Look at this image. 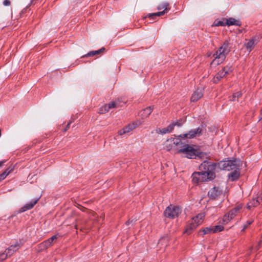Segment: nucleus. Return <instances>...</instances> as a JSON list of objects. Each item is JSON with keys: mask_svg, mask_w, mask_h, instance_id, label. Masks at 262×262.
I'll return each instance as SVG.
<instances>
[{"mask_svg": "<svg viewBox=\"0 0 262 262\" xmlns=\"http://www.w3.org/2000/svg\"><path fill=\"white\" fill-rule=\"evenodd\" d=\"M174 127V124H170V125H169L167 127H166L165 128H166V130H167L168 133H169L173 130Z\"/></svg>", "mask_w": 262, "mask_h": 262, "instance_id": "obj_32", "label": "nucleus"}, {"mask_svg": "<svg viewBox=\"0 0 262 262\" xmlns=\"http://www.w3.org/2000/svg\"><path fill=\"white\" fill-rule=\"evenodd\" d=\"M203 131V126L190 130L188 133L180 135L182 139H192L196 136H200Z\"/></svg>", "mask_w": 262, "mask_h": 262, "instance_id": "obj_9", "label": "nucleus"}, {"mask_svg": "<svg viewBox=\"0 0 262 262\" xmlns=\"http://www.w3.org/2000/svg\"><path fill=\"white\" fill-rule=\"evenodd\" d=\"M204 216L205 214L204 213H200L195 217L192 218L189 225L187 226L185 232L187 234H190L192 230L195 229L199 225L203 223Z\"/></svg>", "mask_w": 262, "mask_h": 262, "instance_id": "obj_5", "label": "nucleus"}, {"mask_svg": "<svg viewBox=\"0 0 262 262\" xmlns=\"http://www.w3.org/2000/svg\"><path fill=\"white\" fill-rule=\"evenodd\" d=\"M164 14L165 11H159L156 13H149L147 15V17L151 19H154L155 16H161L163 15Z\"/></svg>", "mask_w": 262, "mask_h": 262, "instance_id": "obj_24", "label": "nucleus"}, {"mask_svg": "<svg viewBox=\"0 0 262 262\" xmlns=\"http://www.w3.org/2000/svg\"><path fill=\"white\" fill-rule=\"evenodd\" d=\"M4 163V161H1L0 162V167H1L3 165Z\"/></svg>", "mask_w": 262, "mask_h": 262, "instance_id": "obj_39", "label": "nucleus"}, {"mask_svg": "<svg viewBox=\"0 0 262 262\" xmlns=\"http://www.w3.org/2000/svg\"><path fill=\"white\" fill-rule=\"evenodd\" d=\"M181 212L182 209L180 207L170 205L165 209L164 215L166 217L173 219L178 217Z\"/></svg>", "mask_w": 262, "mask_h": 262, "instance_id": "obj_6", "label": "nucleus"}, {"mask_svg": "<svg viewBox=\"0 0 262 262\" xmlns=\"http://www.w3.org/2000/svg\"><path fill=\"white\" fill-rule=\"evenodd\" d=\"M254 220L253 219H250L247 221L246 223L244 226V228L242 231H244L245 229H246L248 226L250 225L253 222Z\"/></svg>", "mask_w": 262, "mask_h": 262, "instance_id": "obj_31", "label": "nucleus"}, {"mask_svg": "<svg viewBox=\"0 0 262 262\" xmlns=\"http://www.w3.org/2000/svg\"><path fill=\"white\" fill-rule=\"evenodd\" d=\"M58 238V235H55L38 245V250L41 251L51 246Z\"/></svg>", "mask_w": 262, "mask_h": 262, "instance_id": "obj_10", "label": "nucleus"}, {"mask_svg": "<svg viewBox=\"0 0 262 262\" xmlns=\"http://www.w3.org/2000/svg\"><path fill=\"white\" fill-rule=\"evenodd\" d=\"M222 193V191L219 187H214L208 192L209 197L212 199L217 198Z\"/></svg>", "mask_w": 262, "mask_h": 262, "instance_id": "obj_12", "label": "nucleus"}, {"mask_svg": "<svg viewBox=\"0 0 262 262\" xmlns=\"http://www.w3.org/2000/svg\"><path fill=\"white\" fill-rule=\"evenodd\" d=\"M38 200H39V198L34 200L31 201L29 203L26 204L25 205H24L23 207H22L20 209L19 212H23L28 210L31 209L37 203V202H38Z\"/></svg>", "mask_w": 262, "mask_h": 262, "instance_id": "obj_15", "label": "nucleus"}, {"mask_svg": "<svg viewBox=\"0 0 262 262\" xmlns=\"http://www.w3.org/2000/svg\"><path fill=\"white\" fill-rule=\"evenodd\" d=\"M192 181L194 183H199L204 182V179L202 177V174L200 171L195 172L192 175Z\"/></svg>", "mask_w": 262, "mask_h": 262, "instance_id": "obj_16", "label": "nucleus"}, {"mask_svg": "<svg viewBox=\"0 0 262 262\" xmlns=\"http://www.w3.org/2000/svg\"><path fill=\"white\" fill-rule=\"evenodd\" d=\"M213 227V229L214 230V233L221 231L224 229V227L222 225H216V226H214Z\"/></svg>", "mask_w": 262, "mask_h": 262, "instance_id": "obj_28", "label": "nucleus"}, {"mask_svg": "<svg viewBox=\"0 0 262 262\" xmlns=\"http://www.w3.org/2000/svg\"><path fill=\"white\" fill-rule=\"evenodd\" d=\"M165 148L167 150H173L174 154L181 153L183 157L189 159L195 158L199 155V151L192 146L188 144L182 146V143L179 139L170 138L165 142Z\"/></svg>", "mask_w": 262, "mask_h": 262, "instance_id": "obj_1", "label": "nucleus"}, {"mask_svg": "<svg viewBox=\"0 0 262 262\" xmlns=\"http://www.w3.org/2000/svg\"><path fill=\"white\" fill-rule=\"evenodd\" d=\"M259 204H260L259 200H258L257 198L256 199H253L247 204V208L250 209L252 207L257 206Z\"/></svg>", "mask_w": 262, "mask_h": 262, "instance_id": "obj_22", "label": "nucleus"}, {"mask_svg": "<svg viewBox=\"0 0 262 262\" xmlns=\"http://www.w3.org/2000/svg\"><path fill=\"white\" fill-rule=\"evenodd\" d=\"M215 169V164L213 163L205 161L199 166V170L202 174L204 182L211 180L215 177L214 170Z\"/></svg>", "mask_w": 262, "mask_h": 262, "instance_id": "obj_4", "label": "nucleus"}, {"mask_svg": "<svg viewBox=\"0 0 262 262\" xmlns=\"http://www.w3.org/2000/svg\"><path fill=\"white\" fill-rule=\"evenodd\" d=\"M230 100L233 101H238L236 97V95L235 94H233L232 98L230 99Z\"/></svg>", "mask_w": 262, "mask_h": 262, "instance_id": "obj_34", "label": "nucleus"}, {"mask_svg": "<svg viewBox=\"0 0 262 262\" xmlns=\"http://www.w3.org/2000/svg\"><path fill=\"white\" fill-rule=\"evenodd\" d=\"M137 124H135L134 123H132L130 124H128L127 126H125L124 128H123L122 129L119 130L118 132V134L120 135H124L126 133H128L131 130H133L134 128H136Z\"/></svg>", "mask_w": 262, "mask_h": 262, "instance_id": "obj_17", "label": "nucleus"}, {"mask_svg": "<svg viewBox=\"0 0 262 262\" xmlns=\"http://www.w3.org/2000/svg\"><path fill=\"white\" fill-rule=\"evenodd\" d=\"M234 94L236 95V97L237 100H238V98L241 97L242 96V93L241 92H237Z\"/></svg>", "mask_w": 262, "mask_h": 262, "instance_id": "obj_35", "label": "nucleus"}, {"mask_svg": "<svg viewBox=\"0 0 262 262\" xmlns=\"http://www.w3.org/2000/svg\"><path fill=\"white\" fill-rule=\"evenodd\" d=\"M226 24L227 26L235 25L237 26H241V23L239 20L235 19L234 18L230 17L226 19Z\"/></svg>", "mask_w": 262, "mask_h": 262, "instance_id": "obj_20", "label": "nucleus"}, {"mask_svg": "<svg viewBox=\"0 0 262 262\" xmlns=\"http://www.w3.org/2000/svg\"><path fill=\"white\" fill-rule=\"evenodd\" d=\"M202 232H203V234H210V233H214V230L213 229V226H210L208 227H206L204 228Z\"/></svg>", "mask_w": 262, "mask_h": 262, "instance_id": "obj_26", "label": "nucleus"}, {"mask_svg": "<svg viewBox=\"0 0 262 262\" xmlns=\"http://www.w3.org/2000/svg\"><path fill=\"white\" fill-rule=\"evenodd\" d=\"M69 125H70L69 123L67 125V128L65 129V130H66L67 129V128L69 127Z\"/></svg>", "mask_w": 262, "mask_h": 262, "instance_id": "obj_40", "label": "nucleus"}, {"mask_svg": "<svg viewBox=\"0 0 262 262\" xmlns=\"http://www.w3.org/2000/svg\"><path fill=\"white\" fill-rule=\"evenodd\" d=\"M257 198L258 200H259V203L261 204L262 203V192Z\"/></svg>", "mask_w": 262, "mask_h": 262, "instance_id": "obj_37", "label": "nucleus"}, {"mask_svg": "<svg viewBox=\"0 0 262 262\" xmlns=\"http://www.w3.org/2000/svg\"><path fill=\"white\" fill-rule=\"evenodd\" d=\"M229 42L225 41L213 54L214 59L211 63L212 66H217L222 63L226 59V55L230 52Z\"/></svg>", "mask_w": 262, "mask_h": 262, "instance_id": "obj_3", "label": "nucleus"}, {"mask_svg": "<svg viewBox=\"0 0 262 262\" xmlns=\"http://www.w3.org/2000/svg\"><path fill=\"white\" fill-rule=\"evenodd\" d=\"M171 124H174V126L177 125L178 126H180L181 125V123H180L179 122L177 121L174 123H172Z\"/></svg>", "mask_w": 262, "mask_h": 262, "instance_id": "obj_38", "label": "nucleus"}, {"mask_svg": "<svg viewBox=\"0 0 262 262\" xmlns=\"http://www.w3.org/2000/svg\"><path fill=\"white\" fill-rule=\"evenodd\" d=\"M105 50L104 48H102L101 49L97 50V51H91L89 53H88L86 55L84 56H93L99 54L102 52H103Z\"/></svg>", "mask_w": 262, "mask_h": 262, "instance_id": "obj_23", "label": "nucleus"}, {"mask_svg": "<svg viewBox=\"0 0 262 262\" xmlns=\"http://www.w3.org/2000/svg\"><path fill=\"white\" fill-rule=\"evenodd\" d=\"M169 4L167 2H164L162 3L161 4L159 5L157 7V9L158 10H163L162 11H165V13L167 12L168 10H169Z\"/></svg>", "mask_w": 262, "mask_h": 262, "instance_id": "obj_21", "label": "nucleus"}, {"mask_svg": "<svg viewBox=\"0 0 262 262\" xmlns=\"http://www.w3.org/2000/svg\"><path fill=\"white\" fill-rule=\"evenodd\" d=\"M241 204L237 205L234 209L229 211L227 214H225L222 219V222L224 224H227L230 220L233 219L236 216L239 212V210L242 208Z\"/></svg>", "mask_w": 262, "mask_h": 262, "instance_id": "obj_7", "label": "nucleus"}, {"mask_svg": "<svg viewBox=\"0 0 262 262\" xmlns=\"http://www.w3.org/2000/svg\"><path fill=\"white\" fill-rule=\"evenodd\" d=\"M203 95V89L202 88L198 89L193 93L191 98V102H196L200 99Z\"/></svg>", "mask_w": 262, "mask_h": 262, "instance_id": "obj_13", "label": "nucleus"}, {"mask_svg": "<svg viewBox=\"0 0 262 262\" xmlns=\"http://www.w3.org/2000/svg\"><path fill=\"white\" fill-rule=\"evenodd\" d=\"M232 71L231 66H227L224 67L222 70L219 71L214 77L213 82L215 83H217L222 78L225 77L227 75L230 74Z\"/></svg>", "mask_w": 262, "mask_h": 262, "instance_id": "obj_8", "label": "nucleus"}, {"mask_svg": "<svg viewBox=\"0 0 262 262\" xmlns=\"http://www.w3.org/2000/svg\"><path fill=\"white\" fill-rule=\"evenodd\" d=\"M153 110V107L149 106L146 108L142 110L139 113V115L143 119L147 117L152 112Z\"/></svg>", "mask_w": 262, "mask_h": 262, "instance_id": "obj_18", "label": "nucleus"}, {"mask_svg": "<svg viewBox=\"0 0 262 262\" xmlns=\"http://www.w3.org/2000/svg\"><path fill=\"white\" fill-rule=\"evenodd\" d=\"M11 2L9 0H5L3 2V5L5 6H9L10 5Z\"/></svg>", "mask_w": 262, "mask_h": 262, "instance_id": "obj_33", "label": "nucleus"}, {"mask_svg": "<svg viewBox=\"0 0 262 262\" xmlns=\"http://www.w3.org/2000/svg\"><path fill=\"white\" fill-rule=\"evenodd\" d=\"M20 248V245L18 244L11 245L9 248L5 250L9 256L12 255L15 251H16Z\"/></svg>", "mask_w": 262, "mask_h": 262, "instance_id": "obj_19", "label": "nucleus"}, {"mask_svg": "<svg viewBox=\"0 0 262 262\" xmlns=\"http://www.w3.org/2000/svg\"><path fill=\"white\" fill-rule=\"evenodd\" d=\"M242 162L239 160H228L222 163V166L225 170H233L228 174L229 180L232 181L238 179L239 176V168L242 166Z\"/></svg>", "mask_w": 262, "mask_h": 262, "instance_id": "obj_2", "label": "nucleus"}, {"mask_svg": "<svg viewBox=\"0 0 262 262\" xmlns=\"http://www.w3.org/2000/svg\"><path fill=\"white\" fill-rule=\"evenodd\" d=\"M118 103L116 102H111L108 104H105L101 107L98 111L99 114H104L108 112L109 110L113 108L117 107Z\"/></svg>", "mask_w": 262, "mask_h": 262, "instance_id": "obj_11", "label": "nucleus"}, {"mask_svg": "<svg viewBox=\"0 0 262 262\" xmlns=\"http://www.w3.org/2000/svg\"><path fill=\"white\" fill-rule=\"evenodd\" d=\"M257 198L258 200H259V203L261 204L262 203V192Z\"/></svg>", "mask_w": 262, "mask_h": 262, "instance_id": "obj_36", "label": "nucleus"}, {"mask_svg": "<svg viewBox=\"0 0 262 262\" xmlns=\"http://www.w3.org/2000/svg\"><path fill=\"white\" fill-rule=\"evenodd\" d=\"M9 255L7 254V252H4L0 254V262L5 259Z\"/></svg>", "mask_w": 262, "mask_h": 262, "instance_id": "obj_30", "label": "nucleus"}, {"mask_svg": "<svg viewBox=\"0 0 262 262\" xmlns=\"http://www.w3.org/2000/svg\"><path fill=\"white\" fill-rule=\"evenodd\" d=\"M12 170V168H8L0 174V181L4 180L7 175Z\"/></svg>", "mask_w": 262, "mask_h": 262, "instance_id": "obj_25", "label": "nucleus"}, {"mask_svg": "<svg viewBox=\"0 0 262 262\" xmlns=\"http://www.w3.org/2000/svg\"><path fill=\"white\" fill-rule=\"evenodd\" d=\"M226 25V20L225 21L219 20V21H215V23H214V26H225Z\"/></svg>", "mask_w": 262, "mask_h": 262, "instance_id": "obj_29", "label": "nucleus"}, {"mask_svg": "<svg viewBox=\"0 0 262 262\" xmlns=\"http://www.w3.org/2000/svg\"><path fill=\"white\" fill-rule=\"evenodd\" d=\"M155 132L157 134H162V135H164V134H167V133H168V132H167V130H166V128H157L156 130H155Z\"/></svg>", "mask_w": 262, "mask_h": 262, "instance_id": "obj_27", "label": "nucleus"}, {"mask_svg": "<svg viewBox=\"0 0 262 262\" xmlns=\"http://www.w3.org/2000/svg\"><path fill=\"white\" fill-rule=\"evenodd\" d=\"M258 41L255 37H252L250 39L246 45V48L250 53L254 48V46L257 43Z\"/></svg>", "mask_w": 262, "mask_h": 262, "instance_id": "obj_14", "label": "nucleus"}]
</instances>
